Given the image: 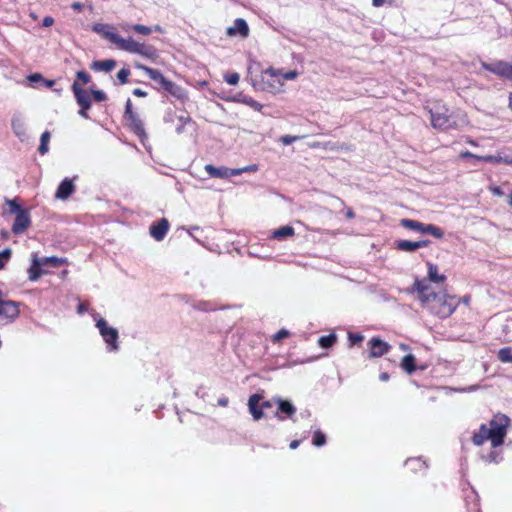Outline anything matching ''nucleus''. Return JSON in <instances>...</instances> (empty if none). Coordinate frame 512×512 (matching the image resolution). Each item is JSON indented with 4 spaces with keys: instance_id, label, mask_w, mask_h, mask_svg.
Returning <instances> with one entry per match:
<instances>
[{
    "instance_id": "f257e3e1",
    "label": "nucleus",
    "mask_w": 512,
    "mask_h": 512,
    "mask_svg": "<svg viewBox=\"0 0 512 512\" xmlns=\"http://www.w3.org/2000/svg\"><path fill=\"white\" fill-rule=\"evenodd\" d=\"M416 292L421 305L440 319L450 317L459 306V299L446 291L435 292L430 283L424 279H415L411 288Z\"/></svg>"
},
{
    "instance_id": "f03ea898",
    "label": "nucleus",
    "mask_w": 512,
    "mask_h": 512,
    "mask_svg": "<svg viewBox=\"0 0 512 512\" xmlns=\"http://www.w3.org/2000/svg\"><path fill=\"white\" fill-rule=\"evenodd\" d=\"M92 29L123 51L139 54L150 60H155L158 57L157 50L152 45L137 42L131 37L122 38L114 33L113 28L108 24L97 23L93 25Z\"/></svg>"
},
{
    "instance_id": "7ed1b4c3",
    "label": "nucleus",
    "mask_w": 512,
    "mask_h": 512,
    "mask_svg": "<svg viewBox=\"0 0 512 512\" xmlns=\"http://www.w3.org/2000/svg\"><path fill=\"white\" fill-rule=\"evenodd\" d=\"M509 425L508 416L501 413L495 414L488 424H482L479 431L473 434L472 442L476 446H481L485 441L490 440L493 448L499 447L504 443Z\"/></svg>"
},
{
    "instance_id": "20e7f679",
    "label": "nucleus",
    "mask_w": 512,
    "mask_h": 512,
    "mask_svg": "<svg viewBox=\"0 0 512 512\" xmlns=\"http://www.w3.org/2000/svg\"><path fill=\"white\" fill-rule=\"evenodd\" d=\"M5 203L9 207L6 213L15 214L14 223L11 228L12 232L15 235L24 233L31 225L29 210L21 207L18 203V198L5 199Z\"/></svg>"
},
{
    "instance_id": "39448f33",
    "label": "nucleus",
    "mask_w": 512,
    "mask_h": 512,
    "mask_svg": "<svg viewBox=\"0 0 512 512\" xmlns=\"http://www.w3.org/2000/svg\"><path fill=\"white\" fill-rule=\"evenodd\" d=\"M401 226H403L406 229L413 230V231H416L421 234H430L437 239H441L444 236V232L440 227L435 226L433 224H424L417 220L402 219Z\"/></svg>"
},
{
    "instance_id": "423d86ee",
    "label": "nucleus",
    "mask_w": 512,
    "mask_h": 512,
    "mask_svg": "<svg viewBox=\"0 0 512 512\" xmlns=\"http://www.w3.org/2000/svg\"><path fill=\"white\" fill-rule=\"evenodd\" d=\"M19 314V304L12 300H4L0 291V324L12 323Z\"/></svg>"
},
{
    "instance_id": "0eeeda50",
    "label": "nucleus",
    "mask_w": 512,
    "mask_h": 512,
    "mask_svg": "<svg viewBox=\"0 0 512 512\" xmlns=\"http://www.w3.org/2000/svg\"><path fill=\"white\" fill-rule=\"evenodd\" d=\"M96 327L99 329V333L108 345L109 349L112 351L117 350L119 348V335L117 329L110 327L107 321L103 318H99L97 320Z\"/></svg>"
},
{
    "instance_id": "6e6552de",
    "label": "nucleus",
    "mask_w": 512,
    "mask_h": 512,
    "mask_svg": "<svg viewBox=\"0 0 512 512\" xmlns=\"http://www.w3.org/2000/svg\"><path fill=\"white\" fill-rule=\"evenodd\" d=\"M165 121L175 125L177 134H182L194 129V123L192 122L190 116L184 112H169L165 117Z\"/></svg>"
},
{
    "instance_id": "1a4fd4ad",
    "label": "nucleus",
    "mask_w": 512,
    "mask_h": 512,
    "mask_svg": "<svg viewBox=\"0 0 512 512\" xmlns=\"http://www.w3.org/2000/svg\"><path fill=\"white\" fill-rule=\"evenodd\" d=\"M205 169L211 177L227 178L233 175H238L242 171H255L257 166L251 165L242 169H227L225 167L216 168L213 165L208 164L205 166Z\"/></svg>"
},
{
    "instance_id": "9d476101",
    "label": "nucleus",
    "mask_w": 512,
    "mask_h": 512,
    "mask_svg": "<svg viewBox=\"0 0 512 512\" xmlns=\"http://www.w3.org/2000/svg\"><path fill=\"white\" fill-rule=\"evenodd\" d=\"M368 357L379 358L389 352L391 346L379 337H372L368 343Z\"/></svg>"
},
{
    "instance_id": "9b49d317",
    "label": "nucleus",
    "mask_w": 512,
    "mask_h": 512,
    "mask_svg": "<svg viewBox=\"0 0 512 512\" xmlns=\"http://www.w3.org/2000/svg\"><path fill=\"white\" fill-rule=\"evenodd\" d=\"M431 123L434 128L449 129L455 127L456 123L447 115V110L444 111H430Z\"/></svg>"
},
{
    "instance_id": "f8f14e48",
    "label": "nucleus",
    "mask_w": 512,
    "mask_h": 512,
    "mask_svg": "<svg viewBox=\"0 0 512 512\" xmlns=\"http://www.w3.org/2000/svg\"><path fill=\"white\" fill-rule=\"evenodd\" d=\"M481 65L485 70L490 71L498 76L506 78L512 77V65L507 62L497 61L490 64L482 62Z\"/></svg>"
},
{
    "instance_id": "ddd939ff",
    "label": "nucleus",
    "mask_w": 512,
    "mask_h": 512,
    "mask_svg": "<svg viewBox=\"0 0 512 512\" xmlns=\"http://www.w3.org/2000/svg\"><path fill=\"white\" fill-rule=\"evenodd\" d=\"M168 230L169 222L166 218H161L160 220L153 222L149 228L150 235L156 241H162L165 238Z\"/></svg>"
},
{
    "instance_id": "4468645a",
    "label": "nucleus",
    "mask_w": 512,
    "mask_h": 512,
    "mask_svg": "<svg viewBox=\"0 0 512 512\" xmlns=\"http://www.w3.org/2000/svg\"><path fill=\"white\" fill-rule=\"evenodd\" d=\"M430 244L431 241L427 239L420 241L399 240L396 242V248L404 252H413L417 249L428 247Z\"/></svg>"
},
{
    "instance_id": "2eb2a0df",
    "label": "nucleus",
    "mask_w": 512,
    "mask_h": 512,
    "mask_svg": "<svg viewBox=\"0 0 512 512\" xmlns=\"http://www.w3.org/2000/svg\"><path fill=\"white\" fill-rule=\"evenodd\" d=\"M72 90L74 92L76 101L81 108L89 109L91 106V97L90 94L82 89L77 82H74L72 85Z\"/></svg>"
},
{
    "instance_id": "dca6fc26",
    "label": "nucleus",
    "mask_w": 512,
    "mask_h": 512,
    "mask_svg": "<svg viewBox=\"0 0 512 512\" xmlns=\"http://www.w3.org/2000/svg\"><path fill=\"white\" fill-rule=\"evenodd\" d=\"M278 409L275 413V417L279 420H284L285 417L282 416L284 414L286 417L291 418L296 413L295 406L289 402L288 400L279 399L278 401Z\"/></svg>"
},
{
    "instance_id": "f3484780",
    "label": "nucleus",
    "mask_w": 512,
    "mask_h": 512,
    "mask_svg": "<svg viewBox=\"0 0 512 512\" xmlns=\"http://www.w3.org/2000/svg\"><path fill=\"white\" fill-rule=\"evenodd\" d=\"M75 190V186L73 184V180L69 178H65L58 186L56 190V198L61 200L68 199Z\"/></svg>"
},
{
    "instance_id": "a211bd4d",
    "label": "nucleus",
    "mask_w": 512,
    "mask_h": 512,
    "mask_svg": "<svg viewBox=\"0 0 512 512\" xmlns=\"http://www.w3.org/2000/svg\"><path fill=\"white\" fill-rule=\"evenodd\" d=\"M227 34L229 36H235L239 34L245 38L249 34V27L244 19L238 18L234 21V25L227 29Z\"/></svg>"
},
{
    "instance_id": "6ab92c4d",
    "label": "nucleus",
    "mask_w": 512,
    "mask_h": 512,
    "mask_svg": "<svg viewBox=\"0 0 512 512\" xmlns=\"http://www.w3.org/2000/svg\"><path fill=\"white\" fill-rule=\"evenodd\" d=\"M261 396L258 394H253L250 396L248 400L249 410L255 420H259L264 416L262 408L259 406V402L261 400Z\"/></svg>"
},
{
    "instance_id": "aec40b11",
    "label": "nucleus",
    "mask_w": 512,
    "mask_h": 512,
    "mask_svg": "<svg viewBox=\"0 0 512 512\" xmlns=\"http://www.w3.org/2000/svg\"><path fill=\"white\" fill-rule=\"evenodd\" d=\"M136 68L144 71L149 76L150 79L158 82L162 86H164L165 82L167 81V79L163 76V74L159 70L147 67L142 64H136Z\"/></svg>"
},
{
    "instance_id": "412c9836",
    "label": "nucleus",
    "mask_w": 512,
    "mask_h": 512,
    "mask_svg": "<svg viewBox=\"0 0 512 512\" xmlns=\"http://www.w3.org/2000/svg\"><path fill=\"white\" fill-rule=\"evenodd\" d=\"M427 268V282L444 283L446 281V276L438 273V266L436 264L428 262Z\"/></svg>"
},
{
    "instance_id": "4be33fe9",
    "label": "nucleus",
    "mask_w": 512,
    "mask_h": 512,
    "mask_svg": "<svg viewBox=\"0 0 512 512\" xmlns=\"http://www.w3.org/2000/svg\"><path fill=\"white\" fill-rule=\"evenodd\" d=\"M168 93H170L171 95H173L174 97L178 98V99H185L186 98V91L180 87L179 85H177L176 83L170 81V80H167L164 84V86H162Z\"/></svg>"
},
{
    "instance_id": "5701e85b",
    "label": "nucleus",
    "mask_w": 512,
    "mask_h": 512,
    "mask_svg": "<svg viewBox=\"0 0 512 512\" xmlns=\"http://www.w3.org/2000/svg\"><path fill=\"white\" fill-rule=\"evenodd\" d=\"M129 120V126L133 129V131L141 138L142 141H144L145 138H147V135L144 130V125L142 121L139 119V117L131 116Z\"/></svg>"
},
{
    "instance_id": "b1692460",
    "label": "nucleus",
    "mask_w": 512,
    "mask_h": 512,
    "mask_svg": "<svg viewBox=\"0 0 512 512\" xmlns=\"http://www.w3.org/2000/svg\"><path fill=\"white\" fill-rule=\"evenodd\" d=\"M116 67V61L113 59H107L103 61H95L92 63L91 68L96 71L110 72Z\"/></svg>"
},
{
    "instance_id": "393cba45",
    "label": "nucleus",
    "mask_w": 512,
    "mask_h": 512,
    "mask_svg": "<svg viewBox=\"0 0 512 512\" xmlns=\"http://www.w3.org/2000/svg\"><path fill=\"white\" fill-rule=\"evenodd\" d=\"M401 368L411 375L416 370V358L413 354L405 355L401 360Z\"/></svg>"
},
{
    "instance_id": "a878e982",
    "label": "nucleus",
    "mask_w": 512,
    "mask_h": 512,
    "mask_svg": "<svg viewBox=\"0 0 512 512\" xmlns=\"http://www.w3.org/2000/svg\"><path fill=\"white\" fill-rule=\"evenodd\" d=\"M12 128L17 136L22 137L26 135L25 121L20 115H15L12 118Z\"/></svg>"
},
{
    "instance_id": "bb28decb",
    "label": "nucleus",
    "mask_w": 512,
    "mask_h": 512,
    "mask_svg": "<svg viewBox=\"0 0 512 512\" xmlns=\"http://www.w3.org/2000/svg\"><path fill=\"white\" fill-rule=\"evenodd\" d=\"M42 262L38 259H34L32 265L28 270V278L31 281H36L43 274V270L41 269Z\"/></svg>"
},
{
    "instance_id": "cd10ccee",
    "label": "nucleus",
    "mask_w": 512,
    "mask_h": 512,
    "mask_svg": "<svg viewBox=\"0 0 512 512\" xmlns=\"http://www.w3.org/2000/svg\"><path fill=\"white\" fill-rule=\"evenodd\" d=\"M294 233H295L294 228L292 226L287 225V226L280 227L279 229H276L273 232V238H275L277 240H283L287 237L293 236Z\"/></svg>"
},
{
    "instance_id": "c85d7f7f",
    "label": "nucleus",
    "mask_w": 512,
    "mask_h": 512,
    "mask_svg": "<svg viewBox=\"0 0 512 512\" xmlns=\"http://www.w3.org/2000/svg\"><path fill=\"white\" fill-rule=\"evenodd\" d=\"M497 357L503 363H512V347L501 348L497 353Z\"/></svg>"
},
{
    "instance_id": "c756f323",
    "label": "nucleus",
    "mask_w": 512,
    "mask_h": 512,
    "mask_svg": "<svg viewBox=\"0 0 512 512\" xmlns=\"http://www.w3.org/2000/svg\"><path fill=\"white\" fill-rule=\"evenodd\" d=\"M336 341H337L336 335L334 333H331L329 335L321 336L318 340V344L322 348H330L335 344Z\"/></svg>"
},
{
    "instance_id": "7c9ffc66",
    "label": "nucleus",
    "mask_w": 512,
    "mask_h": 512,
    "mask_svg": "<svg viewBox=\"0 0 512 512\" xmlns=\"http://www.w3.org/2000/svg\"><path fill=\"white\" fill-rule=\"evenodd\" d=\"M122 28L126 31H128L129 29H132L133 31H135L139 34H142V35H149L152 33V28L142 25V24H135L132 26L123 25Z\"/></svg>"
},
{
    "instance_id": "2f4dec72",
    "label": "nucleus",
    "mask_w": 512,
    "mask_h": 512,
    "mask_svg": "<svg viewBox=\"0 0 512 512\" xmlns=\"http://www.w3.org/2000/svg\"><path fill=\"white\" fill-rule=\"evenodd\" d=\"M66 263V260L63 258H58L56 256L46 257L42 260L43 265H50L52 267L58 268Z\"/></svg>"
},
{
    "instance_id": "473e14b6",
    "label": "nucleus",
    "mask_w": 512,
    "mask_h": 512,
    "mask_svg": "<svg viewBox=\"0 0 512 512\" xmlns=\"http://www.w3.org/2000/svg\"><path fill=\"white\" fill-rule=\"evenodd\" d=\"M304 138V136L302 135H295V136H292V135H283L279 138V142L285 146L287 145H290L296 141H299V140H302Z\"/></svg>"
},
{
    "instance_id": "72a5a7b5",
    "label": "nucleus",
    "mask_w": 512,
    "mask_h": 512,
    "mask_svg": "<svg viewBox=\"0 0 512 512\" xmlns=\"http://www.w3.org/2000/svg\"><path fill=\"white\" fill-rule=\"evenodd\" d=\"M313 445L320 447L323 446L326 443V436L324 433H322L320 430H317L314 432L313 439H312Z\"/></svg>"
},
{
    "instance_id": "f704fd0d",
    "label": "nucleus",
    "mask_w": 512,
    "mask_h": 512,
    "mask_svg": "<svg viewBox=\"0 0 512 512\" xmlns=\"http://www.w3.org/2000/svg\"><path fill=\"white\" fill-rule=\"evenodd\" d=\"M49 140H50V133L48 131H45L41 136V143L38 148V150L41 154H44L48 151Z\"/></svg>"
},
{
    "instance_id": "c9c22d12",
    "label": "nucleus",
    "mask_w": 512,
    "mask_h": 512,
    "mask_svg": "<svg viewBox=\"0 0 512 512\" xmlns=\"http://www.w3.org/2000/svg\"><path fill=\"white\" fill-rule=\"evenodd\" d=\"M12 256V250L10 248H5L0 252V270H2L6 263L10 260Z\"/></svg>"
},
{
    "instance_id": "e433bc0d",
    "label": "nucleus",
    "mask_w": 512,
    "mask_h": 512,
    "mask_svg": "<svg viewBox=\"0 0 512 512\" xmlns=\"http://www.w3.org/2000/svg\"><path fill=\"white\" fill-rule=\"evenodd\" d=\"M289 336H290V332L288 330L281 329L272 336L271 340L273 343H279L283 339L288 338Z\"/></svg>"
},
{
    "instance_id": "4c0bfd02",
    "label": "nucleus",
    "mask_w": 512,
    "mask_h": 512,
    "mask_svg": "<svg viewBox=\"0 0 512 512\" xmlns=\"http://www.w3.org/2000/svg\"><path fill=\"white\" fill-rule=\"evenodd\" d=\"M243 103L248 105L249 107H251L252 109H254L256 111H261L263 108L262 104H260L259 102H257L256 100H254L251 97H245L243 99Z\"/></svg>"
},
{
    "instance_id": "58836bf2",
    "label": "nucleus",
    "mask_w": 512,
    "mask_h": 512,
    "mask_svg": "<svg viewBox=\"0 0 512 512\" xmlns=\"http://www.w3.org/2000/svg\"><path fill=\"white\" fill-rule=\"evenodd\" d=\"M348 339L350 342V345H359L364 340V336L360 333H348Z\"/></svg>"
},
{
    "instance_id": "ea45409f",
    "label": "nucleus",
    "mask_w": 512,
    "mask_h": 512,
    "mask_svg": "<svg viewBox=\"0 0 512 512\" xmlns=\"http://www.w3.org/2000/svg\"><path fill=\"white\" fill-rule=\"evenodd\" d=\"M239 79H240V76L238 73L234 72V73H228V74H225L224 75V80L229 84V85H237L238 82H239Z\"/></svg>"
},
{
    "instance_id": "a19ab883",
    "label": "nucleus",
    "mask_w": 512,
    "mask_h": 512,
    "mask_svg": "<svg viewBox=\"0 0 512 512\" xmlns=\"http://www.w3.org/2000/svg\"><path fill=\"white\" fill-rule=\"evenodd\" d=\"M130 75V70L127 68H122L117 73V78L120 81L121 84H125L128 82V77Z\"/></svg>"
},
{
    "instance_id": "79ce46f5",
    "label": "nucleus",
    "mask_w": 512,
    "mask_h": 512,
    "mask_svg": "<svg viewBox=\"0 0 512 512\" xmlns=\"http://www.w3.org/2000/svg\"><path fill=\"white\" fill-rule=\"evenodd\" d=\"M461 157H472V158H475V160H485V161H488V160H497L496 158H494L493 156H477L475 154H472L470 152H461L460 153Z\"/></svg>"
},
{
    "instance_id": "37998d69",
    "label": "nucleus",
    "mask_w": 512,
    "mask_h": 512,
    "mask_svg": "<svg viewBox=\"0 0 512 512\" xmlns=\"http://www.w3.org/2000/svg\"><path fill=\"white\" fill-rule=\"evenodd\" d=\"M76 76H77V79H79L80 81H82L84 84L89 83V82H90V80H91L90 75H89L87 72H85V71H79V72H77V75H76Z\"/></svg>"
},
{
    "instance_id": "c03bdc74",
    "label": "nucleus",
    "mask_w": 512,
    "mask_h": 512,
    "mask_svg": "<svg viewBox=\"0 0 512 512\" xmlns=\"http://www.w3.org/2000/svg\"><path fill=\"white\" fill-rule=\"evenodd\" d=\"M92 94H93L94 99L98 102H102V101L106 100V98H107L106 94L100 90H93Z\"/></svg>"
},
{
    "instance_id": "a18cd8bd",
    "label": "nucleus",
    "mask_w": 512,
    "mask_h": 512,
    "mask_svg": "<svg viewBox=\"0 0 512 512\" xmlns=\"http://www.w3.org/2000/svg\"><path fill=\"white\" fill-rule=\"evenodd\" d=\"M125 116L127 117V119L131 118V116H136V114L132 110V102L130 99H128L126 102Z\"/></svg>"
},
{
    "instance_id": "49530a36",
    "label": "nucleus",
    "mask_w": 512,
    "mask_h": 512,
    "mask_svg": "<svg viewBox=\"0 0 512 512\" xmlns=\"http://www.w3.org/2000/svg\"><path fill=\"white\" fill-rule=\"evenodd\" d=\"M298 76V73L295 70L288 71L282 74V77L285 80H293Z\"/></svg>"
},
{
    "instance_id": "de8ad7c7",
    "label": "nucleus",
    "mask_w": 512,
    "mask_h": 512,
    "mask_svg": "<svg viewBox=\"0 0 512 512\" xmlns=\"http://www.w3.org/2000/svg\"><path fill=\"white\" fill-rule=\"evenodd\" d=\"M28 80L32 83H36L38 81H41L43 80V77L41 74L39 73H34V74H31L29 77H28Z\"/></svg>"
},
{
    "instance_id": "09e8293b",
    "label": "nucleus",
    "mask_w": 512,
    "mask_h": 512,
    "mask_svg": "<svg viewBox=\"0 0 512 512\" xmlns=\"http://www.w3.org/2000/svg\"><path fill=\"white\" fill-rule=\"evenodd\" d=\"M54 24V19L51 17V16H46L44 19H43V22H42V25L44 27H50Z\"/></svg>"
},
{
    "instance_id": "8fccbe9b",
    "label": "nucleus",
    "mask_w": 512,
    "mask_h": 512,
    "mask_svg": "<svg viewBox=\"0 0 512 512\" xmlns=\"http://www.w3.org/2000/svg\"><path fill=\"white\" fill-rule=\"evenodd\" d=\"M133 94L137 97H145L147 93L139 88L133 90Z\"/></svg>"
},
{
    "instance_id": "3c124183",
    "label": "nucleus",
    "mask_w": 512,
    "mask_h": 512,
    "mask_svg": "<svg viewBox=\"0 0 512 512\" xmlns=\"http://www.w3.org/2000/svg\"><path fill=\"white\" fill-rule=\"evenodd\" d=\"M228 398L227 397H222L220 399H218V405L219 406H222V407H226L228 405Z\"/></svg>"
},
{
    "instance_id": "603ef678",
    "label": "nucleus",
    "mask_w": 512,
    "mask_h": 512,
    "mask_svg": "<svg viewBox=\"0 0 512 512\" xmlns=\"http://www.w3.org/2000/svg\"><path fill=\"white\" fill-rule=\"evenodd\" d=\"M345 215L348 219H353L355 217V213L352 208H347Z\"/></svg>"
},
{
    "instance_id": "864d4df0",
    "label": "nucleus",
    "mask_w": 512,
    "mask_h": 512,
    "mask_svg": "<svg viewBox=\"0 0 512 512\" xmlns=\"http://www.w3.org/2000/svg\"><path fill=\"white\" fill-rule=\"evenodd\" d=\"M260 407L263 409H267V408H271L272 407V403L270 401H264L261 403Z\"/></svg>"
},
{
    "instance_id": "5fc2aeb1",
    "label": "nucleus",
    "mask_w": 512,
    "mask_h": 512,
    "mask_svg": "<svg viewBox=\"0 0 512 512\" xmlns=\"http://www.w3.org/2000/svg\"><path fill=\"white\" fill-rule=\"evenodd\" d=\"M385 0H372V4L375 7H380L384 4Z\"/></svg>"
},
{
    "instance_id": "6e6d98bb",
    "label": "nucleus",
    "mask_w": 512,
    "mask_h": 512,
    "mask_svg": "<svg viewBox=\"0 0 512 512\" xmlns=\"http://www.w3.org/2000/svg\"><path fill=\"white\" fill-rule=\"evenodd\" d=\"M380 380L387 381L389 379V374L387 372H383L379 376Z\"/></svg>"
},
{
    "instance_id": "4d7b16f0",
    "label": "nucleus",
    "mask_w": 512,
    "mask_h": 512,
    "mask_svg": "<svg viewBox=\"0 0 512 512\" xmlns=\"http://www.w3.org/2000/svg\"><path fill=\"white\" fill-rule=\"evenodd\" d=\"M407 465L409 464H419V465H422L423 463L419 460V459H413V460H408L406 462Z\"/></svg>"
},
{
    "instance_id": "13d9d810",
    "label": "nucleus",
    "mask_w": 512,
    "mask_h": 512,
    "mask_svg": "<svg viewBox=\"0 0 512 512\" xmlns=\"http://www.w3.org/2000/svg\"><path fill=\"white\" fill-rule=\"evenodd\" d=\"M300 441L299 440H293L291 443H290V448L291 449H296L299 445Z\"/></svg>"
},
{
    "instance_id": "bf43d9fd",
    "label": "nucleus",
    "mask_w": 512,
    "mask_h": 512,
    "mask_svg": "<svg viewBox=\"0 0 512 512\" xmlns=\"http://www.w3.org/2000/svg\"><path fill=\"white\" fill-rule=\"evenodd\" d=\"M87 110L88 109L81 108L79 111L80 116H82L84 118H88Z\"/></svg>"
},
{
    "instance_id": "052dcab7",
    "label": "nucleus",
    "mask_w": 512,
    "mask_h": 512,
    "mask_svg": "<svg viewBox=\"0 0 512 512\" xmlns=\"http://www.w3.org/2000/svg\"><path fill=\"white\" fill-rule=\"evenodd\" d=\"M43 81H44L45 85L49 88L52 87L55 83L54 80H43Z\"/></svg>"
},
{
    "instance_id": "680f3d73",
    "label": "nucleus",
    "mask_w": 512,
    "mask_h": 512,
    "mask_svg": "<svg viewBox=\"0 0 512 512\" xmlns=\"http://www.w3.org/2000/svg\"><path fill=\"white\" fill-rule=\"evenodd\" d=\"M84 311H85V307H84V305L82 303H80L79 306H78V312L79 313H83Z\"/></svg>"
},
{
    "instance_id": "e2e57ef3",
    "label": "nucleus",
    "mask_w": 512,
    "mask_h": 512,
    "mask_svg": "<svg viewBox=\"0 0 512 512\" xmlns=\"http://www.w3.org/2000/svg\"><path fill=\"white\" fill-rule=\"evenodd\" d=\"M493 192H494L495 194H497V195H501V194H502V191L500 190V188H499V187H495V188L493 189Z\"/></svg>"
},
{
    "instance_id": "0e129e2a",
    "label": "nucleus",
    "mask_w": 512,
    "mask_h": 512,
    "mask_svg": "<svg viewBox=\"0 0 512 512\" xmlns=\"http://www.w3.org/2000/svg\"><path fill=\"white\" fill-rule=\"evenodd\" d=\"M507 203L509 206H512V192L508 195Z\"/></svg>"
},
{
    "instance_id": "69168bd1",
    "label": "nucleus",
    "mask_w": 512,
    "mask_h": 512,
    "mask_svg": "<svg viewBox=\"0 0 512 512\" xmlns=\"http://www.w3.org/2000/svg\"><path fill=\"white\" fill-rule=\"evenodd\" d=\"M72 7H73L74 9H80V8H81V4H80V3H74V4L72 5Z\"/></svg>"
},
{
    "instance_id": "338daca9",
    "label": "nucleus",
    "mask_w": 512,
    "mask_h": 512,
    "mask_svg": "<svg viewBox=\"0 0 512 512\" xmlns=\"http://www.w3.org/2000/svg\"><path fill=\"white\" fill-rule=\"evenodd\" d=\"M509 107L512 109V93L509 96Z\"/></svg>"
},
{
    "instance_id": "774afa93",
    "label": "nucleus",
    "mask_w": 512,
    "mask_h": 512,
    "mask_svg": "<svg viewBox=\"0 0 512 512\" xmlns=\"http://www.w3.org/2000/svg\"><path fill=\"white\" fill-rule=\"evenodd\" d=\"M155 30H156V31H161L160 26H158V25H157V26H155Z\"/></svg>"
}]
</instances>
